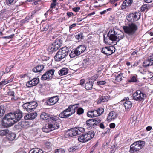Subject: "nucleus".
<instances>
[{
    "label": "nucleus",
    "mask_w": 153,
    "mask_h": 153,
    "mask_svg": "<svg viewBox=\"0 0 153 153\" xmlns=\"http://www.w3.org/2000/svg\"><path fill=\"white\" fill-rule=\"evenodd\" d=\"M65 151L63 149H56L55 153H65Z\"/></svg>",
    "instance_id": "46"
},
{
    "label": "nucleus",
    "mask_w": 153,
    "mask_h": 153,
    "mask_svg": "<svg viewBox=\"0 0 153 153\" xmlns=\"http://www.w3.org/2000/svg\"><path fill=\"white\" fill-rule=\"evenodd\" d=\"M59 98L57 96H54L48 99V105H53L58 101Z\"/></svg>",
    "instance_id": "18"
},
{
    "label": "nucleus",
    "mask_w": 153,
    "mask_h": 153,
    "mask_svg": "<svg viewBox=\"0 0 153 153\" xmlns=\"http://www.w3.org/2000/svg\"><path fill=\"white\" fill-rule=\"evenodd\" d=\"M97 83L98 85L100 86L105 84L106 83V82L105 81H100L97 82Z\"/></svg>",
    "instance_id": "52"
},
{
    "label": "nucleus",
    "mask_w": 153,
    "mask_h": 153,
    "mask_svg": "<svg viewBox=\"0 0 153 153\" xmlns=\"http://www.w3.org/2000/svg\"><path fill=\"white\" fill-rule=\"evenodd\" d=\"M123 73H120L119 74H117V75L116 76L115 80L118 82H120L122 80V77Z\"/></svg>",
    "instance_id": "32"
},
{
    "label": "nucleus",
    "mask_w": 153,
    "mask_h": 153,
    "mask_svg": "<svg viewBox=\"0 0 153 153\" xmlns=\"http://www.w3.org/2000/svg\"><path fill=\"white\" fill-rule=\"evenodd\" d=\"M66 112L63 111L59 114V117L61 118H66Z\"/></svg>",
    "instance_id": "47"
},
{
    "label": "nucleus",
    "mask_w": 153,
    "mask_h": 153,
    "mask_svg": "<svg viewBox=\"0 0 153 153\" xmlns=\"http://www.w3.org/2000/svg\"><path fill=\"white\" fill-rule=\"evenodd\" d=\"M30 153H43V151L38 148H35L31 150L30 152Z\"/></svg>",
    "instance_id": "30"
},
{
    "label": "nucleus",
    "mask_w": 153,
    "mask_h": 153,
    "mask_svg": "<svg viewBox=\"0 0 153 153\" xmlns=\"http://www.w3.org/2000/svg\"><path fill=\"white\" fill-rule=\"evenodd\" d=\"M136 118H135L134 116L132 118H131V120H132V122H131V124H134V125L135 123H136L137 121L136 120Z\"/></svg>",
    "instance_id": "58"
},
{
    "label": "nucleus",
    "mask_w": 153,
    "mask_h": 153,
    "mask_svg": "<svg viewBox=\"0 0 153 153\" xmlns=\"http://www.w3.org/2000/svg\"><path fill=\"white\" fill-rule=\"evenodd\" d=\"M7 93L8 95L13 97L11 98L12 100L14 99V92L13 91H10L8 92Z\"/></svg>",
    "instance_id": "50"
},
{
    "label": "nucleus",
    "mask_w": 153,
    "mask_h": 153,
    "mask_svg": "<svg viewBox=\"0 0 153 153\" xmlns=\"http://www.w3.org/2000/svg\"><path fill=\"white\" fill-rule=\"evenodd\" d=\"M98 145V143H97L94 146L92 147L90 149V153H93L96 147Z\"/></svg>",
    "instance_id": "49"
},
{
    "label": "nucleus",
    "mask_w": 153,
    "mask_h": 153,
    "mask_svg": "<svg viewBox=\"0 0 153 153\" xmlns=\"http://www.w3.org/2000/svg\"><path fill=\"white\" fill-rule=\"evenodd\" d=\"M93 84L94 83L89 80L85 84V87L86 89L87 90L91 89L92 88Z\"/></svg>",
    "instance_id": "29"
},
{
    "label": "nucleus",
    "mask_w": 153,
    "mask_h": 153,
    "mask_svg": "<svg viewBox=\"0 0 153 153\" xmlns=\"http://www.w3.org/2000/svg\"><path fill=\"white\" fill-rule=\"evenodd\" d=\"M8 131L9 130L7 129L0 130V135H6L7 133V132H8Z\"/></svg>",
    "instance_id": "43"
},
{
    "label": "nucleus",
    "mask_w": 153,
    "mask_h": 153,
    "mask_svg": "<svg viewBox=\"0 0 153 153\" xmlns=\"http://www.w3.org/2000/svg\"><path fill=\"white\" fill-rule=\"evenodd\" d=\"M94 120L95 121L94 123H94V125H95V127L98 126L99 124V123H100L101 121V119H99L97 118L94 119Z\"/></svg>",
    "instance_id": "42"
},
{
    "label": "nucleus",
    "mask_w": 153,
    "mask_h": 153,
    "mask_svg": "<svg viewBox=\"0 0 153 153\" xmlns=\"http://www.w3.org/2000/svg\"><path fill=\"white\" fill-rule=\"evenodd\" d=\"M84 112V110L81 107H78L77 109L76 113L78 115L82 114Z\"/></svg>",
    "instance_id": "38"
},
{
    "label": "nucleus",
    "mask_w": 153,
    "mask_h": 153,
    "mask_svg": "<svg viewBox=\"0 0 153 153\" xmlns=\"http://www.w3.org/2000/svg\"><path fill=\"white\" fill-rule=\"evenodd\" d=\"M148 8L147 4H144L143 5L141 8V11H144L145 10Z\"/></svg>",
    "instance_id": "55"
},
{
    "label": "nucleus",
    "mask_w": 153,
    "mask_h": 153,
    "mask_svg": "<svg viewBox=\"0 0 153 153\" xmlns=\"http://www.w3.org/2000/svg\"><path fill=\"white\" fill-rule=\"evenodd\" d=\"M5 112V109L4 106H0V118L3 116Z\"/></svg>",
    "instance_id": "39"
},
{
    "label": "nucleus",
    "mask_w": 153,
    "mask_h": 153,
    "mask_svg": "<svg viewBox=\"0 0 153 153\" xmlns=\"http://www.w3.org/2000/svg\"><path fill=\"white\" fill-rule=\"evenodd\" d=\"M40 118L44 120H47L48 119V114L45 112L42 113L40 115Z\"/></svg>",
    "instance_id": "31"
},
{
    "label": "nucleus",
    "mask_w": 153,
    "mask_h": 153,
    "mask_svg": "<svg viewBox=\"0 0 153 153\" xmlns=\"http://www.w3.org/2000/svg\"><path fill=\"white\" fill-rule=\"evenodd\" d=\"M14 36V34H13L12 35H10V36H4V37H3V38H5V39H11L12 38H13Z\"/></svg>",
    "instance_id": "61"
},
{
    "label": "nucleus",
    "mask_w": 153,
    "mask_h": 153,
    "mask_svg": "<svg viewBox=\"0 0 153 153\" xmlns=\"http://www.w3.org/2000/svg\"><path fill=\"white\" fill-rule=\"evenodd\" d=\"M87 116L89 117H91V118L94 117V113H93V110H91V111H89L87 112Z\"/></svg>",
    "instance_id": "45"
},
{
    "label": "nucleus",
    "mask_w": 153,
    "mask_h": 153,
    "mask_svg": "<svg viewBox=\"0 0 153 153\" xmlns=\"http://www.w3.org/2000/svg\"><path fill=\"white\" fill-rule=\"evenodd\" d=\"M116 33V41L117 42L123 39L124 37V33L121 32L120 31Z\"/></svg>",
    "instance_id": "23"
},
{
    "label": "nucleus",
    "mask_w": 153,
    "mask_h": 153,
    "mask_svg": "<svg viewBox=\"0 0 153 153\" xmlns=\"http://www.w3.org/2000/svg\"><path fill=\"white\" fill-rule=\"evenodd\" d=\"M27 123L26 122L22 121L21 122L19 123V126L21 128H24L25 126L26 125H27Z\"/></svg>",
    "instance_id": "48"
},
{
    "label": "nucleus",
    "mask_w": 153,
    "mask_h": 153,
    "mask_svg": "<svg viewBox=\"0 0 153 153\" xmlns=\"http://www.w3.org/2000/svg\"><path fill=\"white\" fill-rule=\"evenodd\" d=\"M99 76V75L96 74L93 76H92L89 79V80L94 83V82L96 80Z\"/></svg>",
    "instance_id": "34"
},
{
    "label": "nucleus",
    "mask_w": 153,
    "mask_h": 153,
    "mask_svg": "<svg viewBox=\"0 0 153 153\" xmlns=\"http://www.w3.org/2000/svg\"><path fill=\"white\" fill-rule=\"evenodd\" d=\"M98 126H99L100 128L102 129H104L105 127L104 125V123H101Z\"/></svg>",
    "instance_id": "59"
},
{
    "label": "nucleus",
    "mask_w": 153,
    "mask_h": 153,
    "mask_svg": "<svg viewBox=\"0 0 153 153\" xmlns=\"http://www.w3.org/2000/svg\"><path fill=\"white\" fill-rule=\"evenodd\" d=\"M37 105L35 102H28L23 105V108L28 112L33 111L37 107Z\"/></svg>",
    "instance_id": "8"
},
{
    "label": "nucleus",
    "mask_w": 153,
    "mask_h": 153,
    "mask_svg": "<svg viewBox=\"0 0 153 153\" xmlns=\"http://www.w3.org/2000/svg\"><path fill=\"white\" fill-rule=\"evenodd\" d=\"M133 2V0H124L121 6V9L124 10L126 8L129 7Z\"/></svg>",
    "instance_id": "16"
},
{
    "label": "nucleus",
    "mask_w": 153,
    "mask_h": 153,
    "mask_svg": "<svg viewBox=\"0 0 153 153\" xmlns=\"http://www.w3.org/2000/svg\"><path fill=\"white\" fill-rule=\"evenodd\" d=\"M110 97V96L108 95L101 96L99 98L97 102L99 103H101L102 102H107L109 100Z\"/></svg>",
    "instance_id": "20"
},
{
    "label": "nucleus",
    "mask_w": 153,
    "mask_h": 153,
    "mask_svg": "<svg viewBox=\"0 0 153 153\" xmlns=\"http://www.w3.org/2000/svg\"><path fill=\"white\" fill-rule=\"evenodd\" d=\"M22 117V113L20 110H17L13 113H8L3 118L2 126L4 128L10 127L19 121Z\"/></svg>",
    "instance_id": "1"
},
{
    "label": "nucleus",
    "mask_w": 153,
    "mask_h": 153,
    "mask_svg": "<svg viewBox=\"0 0 153 153\" xmlns=\"http://www.w3.org/2000/svg\"><path fill=\"white\" fill-rule=\"evenodd\" d=\"M78 51L77 50L76 48L73 49L71 53L70 54L69 56L71 58H73L76 56L79 55Z\"/></svg>",
    "instance_id": "24"
},
{
    "label": "nucleus",
    "mask_w": 153,
    "mask_h": 153,
    "mask_svg": "<svg viewBox=\"0 0 153 153\" xmlns=\"http://www.w3.org/2000/svg\"><path fill=\"white\" fill-rule=\"evenodd\" d=\"M152 65H153V63L150 60L149 57L147 59H146L144 61L143 64V66L145 67Z\"/></svg>",
    "instance_id": "27"
},
{
    "label": "nucleus",
    "mask_w": 153,
    "mask_h": 153,
    "mask_svg": "<svg viewBox=\"0 0 153 153\" xmlns=\"http://www.w3.org/2000/svg\"><path fill=\"white\" fill-rule=\"evenodd\" d=\"M137 76L136 75H134L131 77L130 79L128 80V82H137Z\"/></svg>",
    "instance_id": "33"
},
{
    "label": "nucleus",
    "mask_w": 153,
    "mask_h": 153,
    "mask_svg": "<svg viewBox=\"0 0 153 153\" xmlns=\"http://www.w3.org/2000/svg\"><path fill=\"white\" fill-rule=\"evenodd\" d=\"M146 97V94L139 90H137L132 94V99L138 102L143 101Z\"/></svg>",
    "instance_id": "7"
},
{
    "label": "nucleus",
    "mask_w": 153,
    "mask_h": 153,
    "mask_svg": "<svg viewBox=\"0 0 153 153\" xmlns=\"http://www.w3.org/2000/svg\"><path fill=\"white\" fill-rule=\"evenodd\" d=\"M44 66L42 65H37L33 69V71L34 72H40L44 68Z\"/></svg>",
    "instance_id": "25"
},
{
    "label": "nucleus",
    "mask_w": 153,
    "mask_h": 153,
    "mask_svg": "<svg viewBox=\"0 0 153 153\" xmlns=\"http://www.w3.org/2000/svg\"><path fill=\"white\" fill-rule=\"evenodd\" d=\"M78 131L75 127L65 131L64 135L65 138H70L73 136H76L78 135Z\"/></svg>",
    "instance_id": "10"
},
{
    "label": "nucleus",
    "mask_w": 153,
    "mask_h": 153,
    "mask_svg": "<svg viewBox=\"0 0 153 153\" xmlns=\"http://www.w3.org/2000/svg\"><path fill=\"white\" fill-rule=\"evenodd\" d=\"M95 134L93 131H85L78 137V141L81 143H85L91 140L94 137Z\"/></svg>",
    "instance_id": "2"
},
{
    "label": "nucleus",
    "mask_w": 153,
    "mask_h": 153,
    "mask_svg": "<svg viewBox=\"0 0 153 153\" xmlns=\"http://www.w3.org/2000/svg\"><path fill=\"white\" fill-rule=\"evenodd\" d=\"M68 72V69L66 68H63L58 71V74L60 76L66 75Z\"/></svg>",
    "instance_id": "26"
},
{
    "label": "nucleus",
    "mask_w": 153,
    "mask_h": 153,
    "mask_svg": "<svg viewBox=\"0 0 153 153\" xmlns=\"http://www.w3.org/2000/svg\"><path fill=\"white\" fill-rule=\"evenodd\" d=\"M76 130H77V131H78V135H80L82 134L81 133H83L85 131L84 128L82 127H76Z\"/></svg>",
    "instance_id": "37"
},
{
    "label": "nucleus",
    "mask_w": 153,
    "mask_h": 153,
    "mask_svg": "<svg viewBox=\"0 0 153 153\" xmlns=\"http://www.w3.org/2000/svg\"><path fill=\"white\" fill-rule=\"evenodd\" d=\"M116 33L113 29L109 31L108 34L107 36L108 37L109 39L112 41H116Z\"/></svg>",
    "instance_id": "15"
},
{
    "label": "nucleus",
    "mask_w": 153,
    "mask_h": 153,
    "mask_svg": "<svg viewBox=\"0 0 153 153\" xmlns=\"http://www.w3.org/2000/svg\"><path fill=\"white\" fill-rule=\"evenodd\" d=\"M6 84H7L6 83V80H4L0 82V85H4Z\"/></svg>",
    "instance_id": "64"
},
{
    "label": "nucleus",
    "mask_w": 153,
    "mask_h": 153,
    "mask_svg": "<svg viewBox=\"0 0 153 153\" xmlns=\"http://www.w3.org/2000/svg\"><path fill=\"white\" fill-rule=\"evenodd\" d=\"M48 71H47L41 77V80H45L48 79Z\"/></svg>",
    "instance_id": "40"
},
{
    "label": "nucleus",
    "mask_w": 153,
    "mask_h": 153,
    "mask_svg": "<svg viewBox=\"0 0 153 153\" xmlns=\"http://www.w3.org/2000/svg\"><path fill=\"white\" fill-rule=\"evenodd\" d=\"M16 0H7V2L8 4H14L16 1Z\"/></svg>",
    "instance_id": "60"
},
{
    "label": "nucleus",
    "mask_w": 153,
    "mask_h": 153,
    "mask_svg": "<svg viewBox=\"0 0 153 153\" xmlns=\"http://www.w3.org/2000/svg\"><path fill=\"white\" fill-rule=\"evenodd\" d=\"M76 149V147L75 146H74L71 148H70L68 150L70 152H72L74 151Z\"/></svg>",
    "instance_id": "54"
},
{
    "label": "nucleus",
    "mask_w": 153,
    "mask_h": 153,
    "mask_svg": "<svg viewBox=\"0 0 153 153\" xmlns=\"http://www.w3.org/2000/svg\"><path fill=\"white\" fill-rule=\"evenodd\" d=\"M67 14L68 16V18H69L73 16L74 15V14L72 12H68L67 13Z\"/></svg>",
    "instance_id": "62"
},
{
    "label": "nucleus",
    "mask_w": 153,
    "mask_h": 153,
    "mask_svg": "<svg viewBox=\"0 0 153 153\" xmlns=\"http://www.w3.org/2000/svg\"><path fill=\"white\" fill-rule=\"evenodd\" d=\"M80 9L79 7H75L72 8V10L76 12H78Z\"/></svg>",
    "instance_id": "57"
},
{
    "label": "nucleus",
    "mask_w": 153,
    "mask_h": 153,
    "mask_svg": "<svg viewBox=\"0 0 153 153\" xmlns=\"http://www.w3.org/2000/svg\"><path fill=\"white\" fill-rule=\"evenodd\" d=\"M140 17V13L135 12L129 13L126 17L127 20L131 23L138 20Z\"/></svg>",
    "instance_id": "9"
},
{
    "label": "nucleus",
    "mask_w": 153,
    "mask_h": 153,
    "mask_svg": "<svg viewBox=\"0 0 153 153\" xmlns=\"http://www.w3.org/2000/svg\"><path fill=\"white\" fill-rule=\"evenodd\" d=\"M56 0H53V2L50 5L51 8H54L56 5Z\"/></svg>",
    "instance_id": "51"
},
{
    "label": "nucleus",
    "mask_w": 153,
    "mask_h": 153,
    "mask_svg": "<svg viewBox=\"0 0 153 153\" xmlns=\"http://www.w3.org/2000/svg\"><path fill=\"white\" fill-rule=\"evenodd\" d=\"M83 37V33L81 32L79 33L76 36V38L78 40L81 39H82Z\"/></svg>",
    "instance_id": "44"
},
{
    "label": "nucleus",
    "mask_w": 153,
    "mask_h": 153,
    "mask_svg": "<svg viewBox=\"0 0 153 153\" xmlns=\"http://www.w3.org/2000/svg\"><path fill=\"white\" fill-rule=\"evenodd\" d=\"M59 41V39H56L55 40L56 42L52 43L49 45L48 47V51L49 53L56 51L59 49L60 47L58 43H56L57 41Z\"/></svg>",
    "instance_id": "12"
},
{
    "label": "nucleus",
    "mask_w": 153,
    "mask_h": 153,
    "mask_svg": "<svg viewBox=\"0 0 153 153\" xmlns=\"http://www.w3.org/2000/svg\"><path fill=\"white\" fill-rule=\"evenodd\" d=\"M55 70L51 69L48 70V79H52L53 77Z\"/></svg>",
    "instance_id": "36"
},
{
    "label": "nucleus",
    "mask_w": 153,
    "mask_h": 153,
    "mask_svg": "<svg viewBox=\"0 0 153 153\" xmlns=\"http://www.w3.org/2000/svg\"><path fill=\"white\" fill-rule=\"evenodd\" d=\"M79 54L83 53L86 50V47L84 45H80L76 48Z\"/></svg>",
    "instance_id": "28"
},
{
    "label": "nucleus",
    "mask_w": 153,
    "mask_h": 153,
    "mask_svg": "<svg viewBox=\"0 0 153 153\" xmlns=\"http://www.w3.org/2000/svg\"><path fill=\"white\" fill-rule=\"evenodd\" d=\"M98 116L101 115L104 111V109L102 108H100L97 110Z\"/></svg>",
    "instance_id": "41"
},
{
    "label": "nucleus",
    "mask_w": 153,
    "mask_h": 153,
    "mask_svg": "<svg viewBox=\"0 0 153 153\" xmlns=\"http://www.w3.org/2000/svg\"><path fill=\"white\" fill-rule=\"evenodd\" d=\"M76 23H74L69 26V30H71L74 27H76Z\"/></svg>",
    "instance_id": "63"
},
{
    "label": "nucleus",
    "mask_w": 153,
    "mask_h": 153,
    "mask_svg": "<svg viewBox=\"0 0 153 153\" xmlns=\"http://www.w3.org/2000/svg\"><path fill=\"white\" fill-rule=\"evenodd\" d=\"M39 82V79L38 78H34L26 83L27 87L30 88L36 85Z\"/></svg>",
    "instance_id": "13"
},
{
    "label": "nucleus",
    "mask_w": 153,
    "mask_h": 153,
    "mask_svg": "<svg viewBox=\"0 0 153 153\" xmlns=\"http://www.w3.org/2000/svg\"><path fill=\"white\" fill-rule=\"evenodd\" d=\"M7 138L10 141L13 140L16 137V134L13 133H11L9 131L6 134Z\"/></svg>",
    "instance_id": "21"
},
{
    "label": "nucleus",
    "mask_w": 153,
    "mask_h": 153,
    "mask_svg": "<svg viewBox=\"0 0 153 153\" xmlns=\"http://www.w3.org/2000/svg\"><path fill=\"white\" fill-rule=\"evenodd\" d=\"M60 120L59 117L57 115H48V120L51 121L52 123H48V129H51L50 130H48V132L52 130L58 129L59 127V123L57 121Z\"/></svg>",
    "instance_id": "3"
},
{
    "label": "nucleus",
    "mask_w": 153,
    "mask_h": 153,
    "mask_svg": "<svg viewBox=\"0 0 153 153\" xmlns=\"http://www.w3.org/2000/svg\"><path fill=\"white\" fill-rule=\"evenodd\" d=\"M129 100V98L127 97H126L122 100L123 101H125L123 104L124 105L126 110L127 111L129 110L132 106V103Z\"/></svg>",
    "instance_id": "14"
},
{
    "label": "nucleus",
    "mask_w": 153,
    "mask_h": 153,
    "mask_svg": "<svg viewBox=\"0 0 153 153\" xmlns=\"http://www.w3.org/2000/svg\"><path fill=\"white\" fill-rule=\"evenodd\" d=\"M30 115L31 119H33L36 117L37 116V113L36 112H35L30 113Z\"/></svg>",
    "instance_id": "53"
},
{
    "label": "nucleus",
    "mask_w": 153,
    "mask_h": 153,
    "mask_svg": "<svg viewBox=\"0 0 153 153\" xmlns=\"http://www.w3.org/2000/svg\"><path fill=\"white\" fill-rule=\"evenodd\" d=\"M30 74L28 73L25 74H21L19 76V77H20L21 79L25 78H30Z\"/></svg>",
    "instance_id": "35"
},
{
    "label": "nucleus",
    "mask_w": 153,
    "mask_h": 153,
    "mask_svg": "<svg viewBox=\"0 0 153 153\" xmlns=\"http://www.w3.org/2000/svg\"><path fill=\"white\" fill-rule=\"evenodd\" d=\"M68 49L65 47L61 48L57 52L54 56L56 61H59L66 57L68 54Z\"/></svg>",
    "instance_id": "5"
},
{
    "label": "nucleus",
    "mask_w": 153,
    "mask_h": 153,
    "mask_svg": "<svg viewBox=\"0 0 153 153\" xmlns=\"http://www.w3.org/2000/svg\"><path fill=\"white\" fill-rule=\"evenodd\" d=\"M117 113L114 111H112L109 112L107 118V121L110 122L115 119L117 117Z\"/></svg>",
    "instance_id": "17"
},
{
    "label": "nucleus",
    "mask_w": 153,
    "mask_h": 153,
    "mask_svg": "<svg viewBox=\"0 0 153 153\" xmlns=\"http://www.w3.org/2000/svg\"><path fill=\"white\" fill-rule=\"evenodd\" d=\"M145 143L144 141L140 140L136 141L131 145L129 152L133 153L139 151L145 146Z\"/></svg>",
    "instance_id": "6"
},
{
    "label": "nucleus",
    "mask_w": 153,
    "mask_h": 153,
    "mask_svg": "<svg viewBox=\"0 0 153 153\" xmlns=\"http://www.w3.org/2000/svg\"><path fill=\"white\" fill-rule=\"evenodd\" d=\"M94 120L93 119H90L88 120L86 122V125L88 128H94L95 127L94 125Z\"/></svg>",
    "instance_id": "19"
},
{
    "label": "nucleus",
    "mask_w": 153,
    "mask_h": 153,
    "mask_svg": "<svg viewBox=\"0 0 153 153\" xmlns=\"http://www.w3.org/2000/svg\"><path fill=\"white\" fill-rule=\"evenodd\" d=\"M115 49V47L112 46L105 47L102 48L101 52L107 56L111 55L114 52Z\"/></svg>",
    "instance_id": "11"
},
{
    "label": "nucleus",
    "mask_w": 153,
    "mask_h": 153,
    "mask_svg": "<svg viewBox=\"0 0 153 153\" xmlns=\"http://www.w3.org/2000/svg\"><path fill=\"white\" fill-rule=\"evenodd\" d=\"M79 104L71 105H69L71 112L74 114L77 110V108L79 107Z\"/></svg>",
    "instance_id": "22"
},
{
    "label": "nucleus",
    "mask_w": 153,
    "mask_h": 153,
    "mask_svg": "<svg viewBox=\"0 0 153 153\" xmlns=\"http://www.w3.org/2000/svg\"><path fill=\"white\" fill-rule=\"evenodd\" d=\"M123 28L125 33L130 36L135 34L138 29V26L134 23H129L128 26H123Z\"/></svg>",
    "instance_id": "4"
},
{
    "label": "nucleus",
    "mask_w": 153,
    "mask_h": 153,
    "mask_svg": "<svg viewBox=\"0 0 153 153\" xmlns=\"http://www.w3.org/2000/svg\"><path fill=\"white\" fill-rule=\"evenodd\" d=\"M24 118L25 120H31L30 114L26 115L24 117Z\"/></svg>",
    "instance_id": "56"
}]
</instances>
